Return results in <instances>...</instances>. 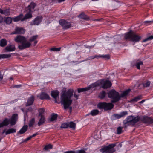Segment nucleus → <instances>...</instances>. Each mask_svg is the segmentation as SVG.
Segmentation results:
<instances>
[{
	"label": "nucleus",
	"instance_id": "de8ad7c7",
	"mask_svg": "<svg viewBox=\"0 0 153 153\" xmlns=\"http://www.w3.org/2000/svg\"><path fill=\"white\" fill-rule=\"evenodd\" d=\"M101 58L108 59L110 58V56L109 55H101Z\"/></svg>",
	"mask_w": 153,
	"mask_h": 153
},
{
	"label": "nucleus",
	"instance_id": "473e14b6",
	"mask_svg": "<svg viewBox=\"0 0 153 153\" xmlns=\"http://www.w3.org/2000/svg\"><path fill=\"white\" fill-rule=\"evenodd\" d=\"M7 45V41L6 39H3L0 41V46L4 47Z\"/></svg>",
	"mask_w": 153,
	"mask_h": 153
},
{
	"label": "nucleus",
	"instance_id": "bb28decb",
	"mask_svg": "<svg viewBox=\"0 0 153 153\" xmlns=\"http://www.w3.org/2000/svg\"><path fill=\"white\" fill-rule=\"evenodd\" d=\"M106 93L105 91H102L100 93L98 97L101 99H104L106 95Z\"/></svg>",
	"mask_w": 153,
	"mask_h": 153
},
{
	"label": "nucleus",
	"instance_id": "f257e3e1",
	"mask_svg": "<svg viewBox=\"0 0 153 153\" xmlns=\"http://www.w3.org/2000/svg\"><path fill=\"white\" fill-rule=\"evenodd\" d=\"M74 91L72 89H69L66 92L63 93L61 96V102L64 105L65 109L68 108L72 103V101L71 99L73 95Z\"/></svg>",
	"mask_w": 153,
	"mask_h": 153
},
{
	"label": "nucleus",
	"instance_id": "2f4dec72",
	"mask_svg": "<svg viewBox=\"0 0 153 153\" xmlns=\"http://www.w3.org/2000/svg\"><path fill=\"white\" fill-rule=\"evenodd\" d=\"M99 113V111L97 109L92 110L90 112V114L91 115L94 116L97 115Z\"/></svg>",
	"mask_w": 153,
	"mask_h": 153
},
{
	"label": "nucleus",
	"instance_id": "6e6d98bb",
	"mask_svg": "<svg viewBox=\"0 0 153 153\" xmlns=\"http://www.w3.org/2000/svg\"><path fill=\"white\" fill-rule=\"evenodd\" d=\"M38 133H36L35 134H33L32 135H31V136H30V137L31 138H32L35 137V136H36L37 135H38Z\"/></svg>",
	"mask_w": 153,
	"mask_h": 153
},
{
	"label": "nucleus",
	"instance_id": "1a4fd4ad",
	"mask_svg": "<svg viewBox=\"0 0 153 153\" xmlns=\"http://www.w3.org/2000/svg\"><path fill=\"white\" fill-rule=\"evenodd\" d=\"M25 30L23 28L18 27H16L14 32H13V34H24Z\"/></svg>",
	"mask_w": 153,
	"mask_h": 153
},
{
	"label": "nucleus",
	"instance_id": "5fc2aeb1",
	"mask_svg": "<svg viewBox=\"0 0 153 153\" xmlns=\"http://www.w3.org/2000/svg\"><path fill=\"white\" fill-rule=\"evenodd\" d=\"M31 139V138L30 137H30H27V138L26 139H25L24 141V142H27V141L30 140Z\"/></svg>",
	"mask_w": 153,
	"mask_h": 153
},
{
	"label": "nucleus",
	"instance_id": "49530a36",
	"mask_svg": "<svg viewBox=\"0 0 153 153\" xmlns=\"http://www.w3.org/2000/svg\"><path fill=\"white\" fill-rule=\"evenodd\" d=\"M61 48H52L50 49L51 51H60Z\"/></svg>",
	"mask_w": 153,
	"mask_h": 153
},
{
	"label": "nucleus",
	"instance_id": "680f3d73",
	"mask_svg": "<svg viewBox=\"0 0 153 153\" xmlns=\"http://www.w3.org/2000/svg\"><path fill=\"white\" fill-rule=\"evenodd\" d=\"M145 100H142L140 102H139V103H143L145 101Z\"/></svg>",
	"mask_w": 153,
	"mask_h": 153
},
{
	"label": "nucleus",
	"instance_id": "09e8293b",
	"mask_svg": "<svg viewBox=\"0 0 153 153\" xmlns=\"http://www.w3.org/2000/svg\"><path fill=\"white\" fill-rule=\"evenodd\" d=\"M113 117H114L116 119H118L121 118L120 114H115L113 115Z\"/></svg>",
	"mask_w": 153,
	"mask_h": 153
},
{
	"label": "nucleus",
	"instance_id": "58836bf2",
	"mask_svg": "<svg viewBox=\"0 0 153 153\" xmlns=\"http://www.w3.org/2000/svg\"><path fill=\"white\" fill-rule=\"evenodd\" d=\"M39 116L40 117H44L43 114L45 110L43 108L40 109L39 110Z\"/></svg>",
	"mask_w": 153,
	"mask_h": 153
},
{
	"label": "nucleus",
	"instance_id": "0e129e2a",
	"mask_svg": "<svg viewBox=\"0 0 153 153\" xmlns=\"http://www.w3.org/2000/svg\"><path fill=\"white\" fill-rule=\"evenodd\" d=\"M3 10H2V9H0V13L3 14Z\"/></svg>",
	"mask_w": 153,
	"mask_h": 153
},
{
	"label": "nucleus",
	"instance_id": "a19ab883",
	"mask_svg": "<svg viewBox=\"0 0 153 153\" xmlns=\"http://www.w3.org/2000/svg\"><path fill=\"white\" fill-rule=\"evenodd\" d=\"M35 123V119L34 118H32L30 121V122L29 124V127H31Z\"/></svg>",
	"mask_w": 153,
	"mask_h": 153
},
{
	"label": "nucleus",
	"instance_id": "a878e982",
	"mask_svg": "<svg viewBox=\"0 0 153 153\" xmlns=\"http://www.w3.org/2000/svg\"><path fill=\"white\" fill-rule=\"evenodd\" d=\"M91 87H87L83 88H79L77 89V91L79 93L85 92L90 89Z\"/></svg>",
	"mask_w": 153,
	"mask_h": 153
},
{
	"label": "nucleus",
	"instance_id": "4be33fe9",
	"mask_svg": "<svg viewBox=\"0 0 153 153\" xmlns=\"http://www.w3.org/2000/svg\"><path fill=\"white\" fill-rule=\"evenodd\" d=\"M23 15L22 14H20L18 16L13 18V20L14 22H18L20 20L21 21V19L23 18Z\"/></svg>",
	"mask_w": 153,
	"mask_h": 153
},
{
	"label": "nucleus",
	"instance_id": "72a5a7b5",
	"mask_svg": "<svg viewBox=\"0 0 153 153\" xmlns=\"http://www.w3.org/2000/svg\"><path fill=\"white\" fill-rule=\"evenodd\" d=\"M151 82L149 81H146L142 83V84L143 87H148L150 86Z\"/></svg>",
	"mask_w": 153,
	"mask_h": 153
},
{
	"label": "nucleus",
	"instance_id": "f3484780",
	"mask_svg": "<svg viewBox=\"0 0 153 153\" xmlns=\"http://www.w3.org/2000/svg\"><path fill=\"white\" fill-rule=\"evenodd\" d=\"M5 50L7 51H12L15 50V48L14 45H8L5 48Z\"/></svg>",
	"mask_w": 153,
	"mask_h": 153
},
{
	"label": "nucleus",
	"instance_id": "7c9ffc66",
	"mask_svg": "<svg viewBox=\"0 0 153 153\" xmlns=\"http://www.w3.org/2000/svg\"><path fill=\"white\" fill-rule=\"evenodd\" d=\"M16 130L14 128H10L8 129L7 131L5 132L6 135L10 134V133H14L16 132Z\"/></svg>",
	"mask_w": 153,
	"mask_h": 153
},
{
	"label": "nucleus",
	"instance_id": "f8f14e48",
	"mask_svg": "<svg viewBox=\"0 0 153 153\" xmlns=\"http://www.w3.org/2000/svg\"><path fill=\"white\" fill-rule=\"evenodd\" d=\"M59 92L57 90L51 91V94L52 97L55 99V102H57L56 99L58 97Z\"/></svg>",
	"mask_w": 153,
	"mask_h": 153
},
{
	"label": "nucleus",
	"instance_id": "b1692460",
	"mask_svg": "<svg viewBox=\"0 0 153 153\" xmlns=\"http://www.w3.org/2000/svg\"><path fill=\"white\" fill-rule=\"evenodd\" d=\"M57 114H52L51 115V117L49 118V122H52L57 119Z\"/></svg>",
	"mask_w": 153,
	"mask_h": 153
},
{
	"label": "nucleus",
	"instance_id": "a18cd8bd",
	"mask_svg": "<svg viewBox=\"0 0 153 153\" xmlns=\"http://www.w3.org/2000/svg\"><path fill=\"white\" fill-rule=\"evenodd\" d=\"M153 39V36H151L144 40H143V42H145L149 40H151Z\"/></svg>",
	"mask_w": 153,
	"mask_h": 153
},
{
	"label": "nucleus",
	"instance_id": "412c9836",
	"mask_svg": "<svg viewBox=\"0 0 153 153\" xmlns=\"http://www.w3.org/2000/svg\"><path fill=\"white\" fill-rule=\"evenodd\" d=\"M32 16L31 12L29 10L28 13L25 15V16L21 19V21H23L25 19L32 17Z\"/></svg>",
	"mask_w": 153,
	"mask_h": 153
},
{
	"label": "nucleus",
	"instance_id": "37998d69",
	"mask_svg": "<svg viewBox=\"0 0 153 153\" xmlns=\"http://www.w3.org/2000/svg\"><path fill=\"white\" fill-rule=\"evenodd\" d=\"M122 129L123 127H122L120 126L118 127L117 130V134H121L123 132Z\"/></svg>",
	"mask_w": 153,
	"mask_h": 153
},
{
	"label": "nucleus",
	"instance_id": "e2e57ef3",
	"mask_svg": "<svg viewBox=\"0 0 153 153\" xmlns=\"http://www.w3.org/2000/svg\"><path fill=\"white\" fill-rule=\"evenodd\" d=\"M65 0H58V2L59 3H61V2L64 1Z\"/></svg>",
	"mask_w": 153,
	"mask_h": 153
},
{
	"label": "nucleus",
	"instance_id": "79ce46f5",
	"mask_svg": "<svg viewBox=\"0 0 153 153\" xmlns=\"http://www.w3.org/2000/svg\"><path fill=\"white\" fill-rule=\"evenodd\" d=\"M68 127V123H64L62 124L61 128H66Z\"/></svg>",
	"mask_w": 153,
	"mask_h": 153
},
{
	"label": "nucleus",
	"instance_id": "3c124183",
	"mask_svg": "<svg viewBox=\"0 0 153 153\" xmlns=\"http://www.w3.org/2000/svg\"><path fill=\"white\" fill-rule=\"evenodd\" d=\"M76 153H86V152L84 150H79L77 151L76 152Z\"/></svg>",
	"mask_w": 153,
	"mask_h": 153
},
{
	"label": "nucleus",
	"instance_id": "2eb2a0df",
	"mask_svg": "<svg viewBox=\"0 0 153 153\" xmlns=\"http://www.w3.org/2000/svg\"><path fill=\"white\" fill-rule=\"evenodd\" d=\"M39 98L41 100L44 99H50L49 96L45 92H42L41 93L39 97Z\"/></svg>",
	"mask_w": 153,
	"mask_h": 153
},
{
	"label": "nucleus",
	"instance_id": "c756f323",
	"mask_svg": "<svg viewBox=\"0 0 153 153\" xmlns=\"http://www.w3.org/2000/svg\"><path fill=\"white\" fill-rule=\"evenodd\" d=\"M68 127L72 129H75L76 124L75 123H74L73 122H71L69 123H68Z\"/></svg>",
	"mask_w": 153,
	"mask_h": 153
},
{
	"label": "nucleus",
	"instance_id": "423d86ee",
	"mask_svg": "<svg viewBox=\"0 0 153 153\" xmlns=\"http://www.w3.org/2000/svg\"><path fill=\"white\" fill-rule=\"evenodd\" d=\"M116 144H110L108 146L103 147L100 150L102 153H113L115 151V149L114 148Z\"/></svg>",
	"mask_w": 153,
	"mask_h": 153
},
{
	"label": "nucleus",
	"instance_id": "c9c22d12",
	"mask_svg": "<svg viewBox=\"0 0 153 153\" xmlns=\"http://www.w3.org/2000/svg\"><path fill=\"white\" fill-rule=\"evenodd\" d=\"M143 65V63L142 61H139L138 62H137L136 64H135V66H136V67L138 69H140V65Z\"/></svg>",
	"mask_w": 153,
	"mask_h": 153
},
{
	"label": "nucleus",
	"instance_id": "9b49d317",
	"mask_svg": "<svg viewBox=\"0 0 153 153\" xmlns=\"http://www.w3.org/2000/svg\"><path fill=\"white\" fill-rule=\"evenodd\" d=\"M42 18L41 16L37 17L33 22L31 23V25H38L41 22Z\"/></svg>",
	"mask_w": 153,
	"mask_h": 153
},
{
	"label": "nucleus",
	"instance_id": "c85d7f7f",
	"mask_svg": "<svg viewBox=\"0 0 153 153\" xmlns=\"http://www.w3.org/2000/svg\"><path fill=\"white\" fill-rule=\"evenodd\" d=\"M40 117L41 118L39 120L38 123V124L39 126H40V125L43 124L45 123V120L44 116Z\"/></svg>",
	"mask_w": 153,
	"mask_h": 153
},
{
	"label": "nucleus",
	"instance_id": "e433bc0d",
	"mask_svg": "<svg viewBox=\"0 0 153 153\" xmlns=\"http://www.w3.org/2000/svg\"><path fill=\"white\" fill-rule=\"evenodd\" d=\"M11 55L10 54H1L0 55V59L1 58H7L10 57Z\"/></svg>",
	"mask_w": 153,
	"mask_h": 153
},
{
	"label": "nucleus",
	"instance_id": "4d7b16f0",
	"mask_svg": "<svg viewBox=\"0 0 153 153\" xmlns=\"http://www.w3.org/2000/svg\"><path fill=\"white\" fill-rule=\"evenodd\" d=\"M74 96L76 99H78V95L76 94L75 93L74 94Z\"/></svg>",
	"mask_w": 153,
	"mask_h": 153
},
{
	"label": "nucleus",
	"instance_id": "393cba45",
	"mask_svg": "<svg viewBox=\"0 0 153 153\" xmlns=\"http://www.w3.org/2000/svg\"><path fill=\"white\" fill-rule=\"evenodd\" d=\"M36 4L33 2H31L30 4L27 7V10H28L30 11L31 12L32 10L36 6Z\"/></svg>",
	"mask_w": 153,
	"mask_h": 153
},
{
	"label": "nucleus",
	"instance_id": "aec40b11",
	"mask_svg": "<svg viewBox=\"0 0 153 153\" xmlns=\"http://www.w3.org/2000/svg\"><path fill=\"white\" fill-rule=\"evenodd\" d=\"M27 128L28 126L27 125H26L24 126L19 131L17 134H24L27 130Z\"/></svg>",
	"mask_w": 153,
	"mask_h": 153
},
{
	"label": "nucleus",
	"instance_id": "6ab92c4d",
	"mask_svg": "<svg viewBox=\"0 0 153 153\" xmlns=\"http://www.w3.org/2000/svg\"><path fill=\"white\" fill-rule=\"evenodd\" d=\"M131 91V90L129 89L126 90L123 92L120 95L119 94L120 100L121 98H123L127 96L128 94Z\"/></svg>",
	"mask_w": 153,
	"mask_h": 153
},
{
	"label": "nucleus",
	"instance_id": "603ef678",
	"mask_svg": "<svg viewBox=\"0 0 153 153\" xmlns=\"http://www.w3.org/2000/svg\"><path fill=\"white\" fill-rule=\"evenodd\" d=\"M64 153H76L75 151H68L65 152Z\"/></svg>",
	"mask_w": 153,
	"mask_h": 153
},
{
	"label": "nucleus",
	"instance_id": "8fccbe9b",
	"mask_svg": "<svg viewBox=\"0 0 153 153\" xmlns=\"http://www.w3.org/2000/svg\"><path fill=\"white\" fill-rule=\"evenodd\" d=\"M128 112L127 111H123L120 114L121 117H123L125 115L128 114Z\"/></svg>",
	"mask_w": 153,
	"mask_h": 153
},
{
	"label": "nucleus",
	"instance_id": "ea45409f",
	"mask_svg": "<svg viewBox=\"0 0 153 153\" xmlns=\"http://www.w3.org/2000/svg\"><path fill=\"white\" fill-rule=\"evenodd\" d=\"M53 146L50 144H48L45 146L44 148L45 151H47L49 149H51L52 148Z\"/></svg>",
	"mask_w": 153,
	"mask_h": 153
},
{
	"label": "nucleus",
	"instance_id": "4c0bfd02",
	"mask_svg": "<svg viewBox=\"0 0 153 153\" xmlns=\"http://www.w3.org/2000/svg\"><path fill=\"white\" fill-rule=\"evenodd\" d=\"M12 19L11 17H7L5 20V22L7 24H10L12 22Z\"/></svg>",
	"mask_w": 153,
	"mask_h": 153
},
{
	"label": "nucleus",
	"instance_id": "9d476101",
	"mask_svg": "<svg viewBox=\"0 0 153 153\" xmlns=\"http://www.w3.org/2000/svg\"><path fill=\"white\" fill-rule=\"evenodd\" d=\"M18 114H15L12 115L10 120V124L11 125H15L18 119Z\"/></svg>",
	"mask_w": 153,
	"mask_h": 153
},
{
	"label": "nucleus",
	"instance_id": "f704fd0d",
	"mask_svg": "<svg viewBox=\"0 0 153 153\" xmlns=\"http://www.w3.org/2000/svg\"><path fill=\"white\" fill-rule=\"evenodd\" d=\"M144 120L145 123H153V120L151 118L146 117L145 118Z\"/></svg>",
	"mask_w": 153,
	"mask_h": 153
},
{
	"label": "nucleus",
	"instance_id": "13d9d810",
	"mask_svg": "<svg viewBox=\"0 0 153 153\" xmlns=\"http://www.w3.org/2000/svg\"><path fill=\"white\" fill-rule=\"evenodd\" d=\"M3 78V76L2 74L0 72V81Z\"/></svg>",
	"mask_w": 153,
	"mask_h": 153
},
{
	"label": "nucleus",
	"instance_id": "338daca9",
	"mask_svg": "<svg viewBox=\"0 0 153 153\" xmlns=\"http://www.w3.org/2000/svg\"><path fill=\"white\" fill-rule=\"evenodd\" d=\"M150 22V21H145L144 22V23H145V24H146L147 23H149Z\"/></svg>",
	"mask_w": 153,
	"mask_h": 153
},
{
	"label": "nucleus",
	"instance_id": "cd10ccee",
	"mask_svg": "<svg viewBox=\"0 0 153 153\" xmlns=\"http://www.w3.org/2000/svg\"><path fill=\"white\" fill-rule=\"evenodd\" d=\"M141 98L142 96L138 95L132 99L130 101L131 102H136L139 100H140L141 99Z\"/></svg>",
	"mask_w": 153,
	"mask_h": 153
},
{
	"label": "nucleus",
	"instance_id": "052dcab7",
	"mask_svg": "<svg viewBox=\"0 0 153 153\" xmlns=\"http://www.w3.org/2000/svg\"><path fill=\"white\" fill-rule=\"evenodd\" d=\"M3 21V18L0 15V23H1Z\"/></svg>",
	"mask_w": 153,
	"mask_h": 153
},
{
	"label": "nucleus",
	"instance_id": "0eeeda50",
	"mask_svg": "<svg viewBox=\"0 0 153 153\" xmlns=\"http://www.w3.org/2000/svg\"><path fill=\"white\" fill-rule=\"evenodd\" d=\"M114 105L111 103L105 102H100L97 105L98 108L100 109H104L105 111L110 110L112 109Z\"/></svg>",
	"mask_w": 153,
	"mask_h": 153
},
{
	"label": "nucleus",
	"instance_id": "c03bdc74",
	"mask_svg": "<svg viewBox=\"0 0 153 153\" xmlns=\"http://www.w3.org/2000/svg\"><path fill=\"white\" fill-rule=\"evenodd\" d=\"M2 14H4L6 16H8L10 15V12L9 10L6 9L3 10V12Z\"/></svg>",
	"mask_w": 153,
	"mask_h": 153
},
{
	"label": "nucleus",
	"instance_id": "7ed1b4c3",
	"mask_svg": "<svg viewBox=\"0 0 153 153\" xmlns=\"http://www.w3.org/2000/svg\"><path fill=\"white\" fill-rule=\"evenodd\" d=\"M124 38L126 40H129L134 42H136L140 40L141 38L134 32L130 30L125 34Z\"/></svg>",
	"mask_w": 153,
	"mask_h": 153
},
{
	"label": "nucleus",
	"instance_id": "f03ea898",
	"mask_svg": "<svg viewBox=\"0 0 153 153\" xmlns=\"http://www.w3.org/2000/svg\"><path fill=\"white\" fill-rule=\"evenodd\" d=\"M14 40L16 42L21 43L18 46V48L20 50L30 48L31 45V43L27 42V39L22 36H17L14 38Z\"/></svg>",
	"mask_w": 153,
	"mask_h": 153
},
{
	"label": "nucleus",
	"instance_id": "864d4df0",
	"mask_svg": "<svg viewBox=\"0 0 153 153\" xmlns=\"http://www.w3.org/2000/svg\"><path fill=\"white\" fill-rule=\"evenodd\" d=\"M21 85H16L14 86H13V88H18L21 87Z\"/></svg>",
	"mask_w": 153,
	"mask_h": 153
},
{
	"label": "nucleus",
	"instance_id": "69168bd1",
	"mask_svg": "<svg viewBox=\"0 0 153 153\" xmlns=\"http://www.w3.org/2000/svg\"><path fill=\"white\" fill-rule=\"evenodd\" d=\"M94 58H94V56H92L90 57V59H93Z\"/></svg>",
	"mask_w": 153,
	"mask_h": 153
},
{
	"label": "nucleus",
	"instance_id": "bf43d9fd",
	"mask_svg": "<svg viewBox=\"0 0 153 153\" xmlns=\"http://www.w3.org/2000/svg\"><path fill=\"white\" fill-rule=\"evenodd\" d=\"M94 56V58H101V55H95Z\"/></svg>",
	"mask_w": 153,
	"mask_h": 153
},
{
	"label": "nucleus",
	"instance_id": "dca6fc26",
	"mask_svg": "<svg viewBox=\"0 0 153 153\" xmlns=\"http://www.w3.org/2000/svg\"><path fill=\"white\" fill-rule=\"evenodd\" d=\"M10 120L7 118H5L1 123H0V128L4 126H7L9 123Z\"/></svg>",
	"mask_w": 153,
	"mask_h": 153
},
{
	"label": "nucleus",
	"instance_id": "ddd939ff",
	"mask_svg": "<svg viewBox=\"0 0 153 153\" xmlns=\"http://www.w3.org/2000/svg\"><path fill=\"white\" fill-rule=\"evenodd\" d=\"M112 84L109 80H106L102 84V87L103 89H107L110 88Z\"/></svg>",
	"mask_w": 153,
	"mask_h": 153
},
{
	"label": "nucleus",
	"instance_id": "6e6552de",
	"mask_svg": "<svg viewBox=\"0 0 153 153\" xmlns=\"http://www.w3.org/2000/svg\"><path fill=\"white\" fill-rule=\"evenodd\" d=\"M59 23L63 29L69 28L71 26V24L70 22L64 19L60 20L59 21Z\"/></svg>",
	"mask_w": 153,
	"mask_h": 153
},
{
	"label": "nucleus",
	"instance_id": "a211bd4d",
	"mask_svg": "<svg viewBox=\"0 0 153 153\" xmlns=\"http://www.w3.org/2000/svg\"><path fill=\"white\" fill-rule=\"evenodd\" d=\"M34 100V96H32L27 100L26 105V106H29L32 105L33 102Z\"/></svg>",
	"mask_w": 153,
	"mask_h": 153
},
{
	"label": "nucleus",
	"instance_id": "5701e85b",
	"mask_svg": "<svg viewBox=\"0 0 153 153\" xmlns=\"http://www.w3.org/2000/svg\"><path fill=\"white\" fill-rule=\"evenodd\" d=\"M78 17L83 19L86 20H88L89 19V18L88 17L83 13H81L80 15L78 16Z\"/></svg>",
	"mask_w": 153,
	"mask_h": 153
},
{
	"label": "nucleus",
	"instance_id": "4468645a",
	"mask_svg": "<svg viewBox=\"0 0 153 153\" xmlns=\"http://www.w3.org/2000/svg\"><path fill=\"white\" fill-rule=\"evenodd\" d=\"M38 38V36L37 35H36L30 37L29 40V42H32L34 41V43L33 44V45L34 46H35L36 45V44L37 43V41L36 40V39Z\"/></svg>",
	"mask_w": 153,
	"mask_h": 153
},
{
	"label": "nucleus",
	"instance_id": "774afa93",
	"mask_svg": "<svg viewBox=\"0 0 153 153\" xmlns=\"http://www.w3.org/2000/svg\"><path fill=\"white\" fill-rule=\"evenodd\" d=\"M69 109H70V112L71 113V111L72 107H69Z\"/></svg>",
	"mask_w": 153,
	"mask_h": 153
},
{
	"label": "nucleus",
	"instance_id": "39448f33",
	"mask_svg": "<svg viewBox=\"0 0 153 153\" xmlns=\"http://www.w3.org/2000/svg\"><path fill=\"white\" fill-rule=\"evenodd\" d=\"M140 118L139 116L136 117L132 116H128L126 119L123 121V123L126 127L128 125L132 124L134 125L138 122L140 120Z\"/></svg>",
	"mask_w": 153,
	"mask_h": 153
},
{
	"label": "nucleus",
	"instance_id": "20e7f679",
	"mask_svg": "<svg viewBox=\"0 0 153 153\" xmlns=\"http://www.w3.org/2000/svg\"><path fill=\"white\" fill-rule=\"evenodd\" d=\"M108 97L111 99V102L115 103L120 100L119 94L114 89L110 91L108 93Z\"/></svg>",
	"mask_w": 153,
	"mask_h": 153
}]
</instances>
